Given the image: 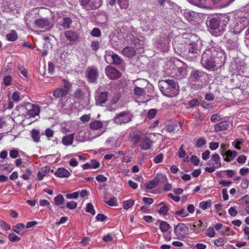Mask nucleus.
Here are the masks:
<instances>
[{
	"mask_svg": "<svg viewBox=\"0 0 249 249\" xmlns=\"http://www.w3.org/2000/svg\"><path fill=\"white\" fill-rule=\"evenodd\" d=\"M92 36L95 37H99L101 35V31L99 28H94L91 32Z\"/></svg>",
	"mask_w": 249,
	"mask_h": 249,
	"instance_id": "obj_54",
	"label": "nucleus"
},
{
	"mask_svg": "<svg viewBox=\"0 0 249 249\" xmlns=\"http://www.w3.org/2000/svg\"><path fill=\"white\" fill-rule=\"evenodd\" d=\"M142 133L139 130H136L129 134V140L134 146H136L140 142L142 136Z\"/></svg>",
	"mask_w": 249,
	"mask_h": 249,
	"instance_id": "obj_14",
	"label": "nucleus"
},
{
	"mask_svg": "<svg viewBox=\"0 0 249 249\" xmlns=\"http://www.w3.org/2000/svg\"><path fill=\"white\" fill-rule=\"evenodd\" d=\"M86 76L90 83H94L98 77L97 70L95 68H89L86 71Z\"/></svg>",
	"mask_w": 249,
	"mask_h": 249,
	"instance_id": "obj_15",
	"label": "nucleus"
},
{
	"mask_svg": "<svg viewBox=\"0 0 249 249\" xmlns=\"http://www.w3.org/2000/svg\"><path fill=\"white\" fill-rule=\"evenodd\" d=\"M117 2L121 9H125L129 6L128 0H117Z\"/></svg>",
	"mask_w": 249,
	"mask_h": 249,
	"instance_id": "obj_40",
	"label": "nucleus"
},
{
	"mask_svg": "<svg viewBox=\"0 0 249 249\" xmlns=\"http://www.w3.org/2000/svg\"><path fill=\"white\" fill-rule=\"evenodd\" d=\"M13 231L19 235H23L25 233V226L23 223H19L17 224L13 228Z\"/></svg>",
	"mask_w": 249,
	"mask_h": 249,
	"instance_id": "obj_24",
	"label": "nucleus"
},
{
	"mask_svg": "<svg viewBox=\"0 0 249 249\" xmlns=\"http://www.w3.org/2000/svg\"><path fill=\"white\" fill-rule=\"evenodd\" d=\"M103 123L100 121H94L89 124L90 128L93 130H98L103 127Z\"/></svg>",
	"mask_w": 249,
	"mask_h": 249,
	"instance_id": "obj_32",
	"label": "nucleus"
},
{
	"mask_svg": "<svg viewBox=\"0 0 249 249\" xmlns=\"http://www.w3.org/2000/svg\"><path fill=\"white\" fill-rule=\"evenodd\" d=\"M54 174L59 178H67L70 176V173L64 168H59Z\"/></svg>",
	"mask_w": 249,
	"mask_h": 249,
	"instance_id": "obj_23",
	"label": "nucleus"
},
{
	"mask_svg": "<svg viewBox=\"0 0 249 249\" xmlns=\"http://www.w3.org/2000/svg\"><path fill=\"white\" fill-rule=\"evenodd\" d=\"M85 210L87 212L91 213L92 215H94L95 214V211L94 209L92 203H88L86 205Z\"/></svg>",
	"mask_w": 249,
	"mask_h": 249,
	"instance_id": "obj_44",
	"label": "nucleus"
},
{
	"mask_svg": "<svg viewBox=\"0 0 249 249\" xmlns=\"http://www.w3.org/2000/svg\"><path fill=\"white\" fill-rule=\"evenodd\" d=\"M90 46L93 51H96L99 49L100 45L98 41H93Z\"/></svg>",
	"mask_w": 249,
	"mask_h": 249,
	"instance_id": "obj_58",
	"label": "nucleus"
},
{
	"mask_svg": "<svg viewBox=\"0 0 249 249\" xmlns=\"http://www.w3.org/2000/svg\"><path fill=\"white\" fill-rule=\"evenodd\" d=\"M105 59L108 63L113 64L116 65H120L121 63V57L113 53H109L107 54Z\"/></svg>",
	"mask_w": 249,
	"mask_h": 249,
	"instance_id": "obj_11",
	"label": "nucleus"
},
{
	"mask_svg": "<svg viewBox=\"0 0 249 249\" xmlns=\"http://www.w3.org/2000/svg\"><path fill=\"white\" fill-rule=\"evenodd\" d=\"M249 25V18L241 17L236 20V24L234 28V32L236 34L240 33Z\"/></svg>",
	"mask_w": 249,
	"mask_h": 249,
	"instance_id": "obj_8",
	"label": "nucleus"
},
{
	"mask_svg": "<svg viewBox=\"0 0 249 249\" xmlns=\"http://www.w3.org/2000/svg\"><path fill=\"white\" fill-rule=\"evenodd\" d=\"M231 124L229 121H221L214 126V129L216 132L227 130Z\"/></svg>",
	"mask_w": 249,
	"mask_h": 249,
	"instance_id": "obj_18",
	"label": "nucleus"
},
{
	"mask_svg": "<svg viewBox=\"0 0 249 249\" xmlns=\"http://www.w3.org/2000/svg\"><path fill=\"white\" fill-rule=\"evenodd\" d=\"M223 157H225L224 160L230 162L232 160L237 156V153L235 151L228 150L225 153H221Z\"/></svg>",
	"mask_w": 249,
	"mask_h": 249,
	"instance_id": "obj_19",
	"label": "nucleus"
},
{
	"mask_svg": "<svg viewBox=\"0 0 249 249\" xmlns=\"http://www.w3.org/2000/svg\"><path fill=\"white\" fill-rule=\"evenodd\" d=\"M206 143V140L204 138H201L197 140L196 145L197 147L199 148L205 145Z\"/></svg>",
	"mask_w": 249,
	"mask_h": 249,
	"instance_id": "obj_52",
	"label": "nucleus"
},
{
	"mask_svg": "<svg viewBox=\"0 0 249 249\" xmlns=\"http://www.w3.org/2000/svg\"><path fill=\"white\" fill-rule=\"evenodd\" d=\"M12 98L15 102H18L20 100L19 93L18 91L14 92L13 93Z\"/></svg>",
	"mask_w": 249,
	"mask_h": 249,
	"instance_id": "obj_64",
	"label": "nucleus"
},
{
	"mask_svg": "<svg viewBox=\"0 0 249 249\" xmlns=\"http://www.w3.org/2000/svg\"><path fill=\"white\" fill-rule=\"evenodd\" d=\"M227 242V239L225 237H220L214 241V244L215 246L219 247L224 246Z\"/></svg>",
	"mask_w": 249,
	"mask_h": 249,
	"instance_id": "obj_35",
	"label": "nucleus"
},
{
	"mask_svg": "<svg viewBox=\"0 0 249 249\" xmlns=\"http://www.w3.org/2000/svg\"><path fill=\"white\" fill-rule=\"evenodd\" d=\"M64 198L61 194L58 195L54 198V202L56 205H60L64 203Z\"/></svg>",
	"mask_w": 249,
	"mask_h": 249,
	"instance_id": "obj_38",
	"label": "nucleus"
},
{
	"mask_svg": "<svg viewBox=\"0 0 249 249\" xmlns=\"http://www.w3.org/2000/svg\"><path fill=\"white\" fill-rule=\"evenodd\" d=\"M71 20L70 18L66 17L62 19L60 22V25L65 29L69 28L71 24Z\"/></svg>",
	"mask_w": 249,
	"mask_h": 249,
	"instance_id": "obj_33",
	"label": "nucleus"
},
{
	"mask_svg": "<svg viewBox=\"0 0 249 249\" xmlns=\"http://www.w3.org/2000/svg\"><path fill=\"white\" fill-rule=\"evenodd\" d=\"M48 173L49 171L46 168H42L37 173L38 179L42 180Z\"/></svg>",
	"mask_w": 249,
	"mask_h": 249,
	"instance_id": "obj_42",
	"label": "nucleus"
},
{
	"mask_svg": "<svg viewBox=\"0 0 249 249\" xmlns=\"http://www.w3.org/2000/svg\"><path fill=\"white\" fill-rule=\"evenodd\" d=\"M18 34L14 30H12L10 33L6 36V38L9 41H14L18 39Z\"/></svg>",
	"mask_w": 249,
	"mask_h": 249,
	"instance_id": "obj_31",
	"label": "nucleus"
},
{
	"mask_svg": "<svg viewBox=\"0 0 249 249\" xmlns=\"http://www.w3.org/2000/svg\"><path fill=\"white\" fill-rule=\"evenodd\" d=\"M79 196L78 192H75L71 194H67L66 195V197L68 199H76Z\"/></svg>",
	"mask_w": 249,
	"mask_h": 249,
	"instance_id": "obj_53",
	"label": "nucleus"
},
{
	"mask_svg": "<svg viewBox=\"0 0 249 249\" xmlns=\"http://www.w3.org/2000/svg\"><path fill=\"white\" fill-rule=\"evenodd\" d=\"M74 138V134L67 135L62 138V143L65 146L71 145L73 143Z\"/></svg>",
	"mask_w": 249,
	"mask_h": 249,
	"instance_id": "obj_22",
	"label": "nucleus"
},
{
	"mask_svg": "<svg viewBox=\"0 0 249 249\" xmlns=\"http://www.w3.org/2000/svg\"><path fill=\"white\" fill-rule=\"evenodd\" d=\"M36 27L45 30H49L53 27L52 24L47 18H39L34 21Z\"/></svg>",
	"mask_w": 249,
	"mask_h": 249,
	"instance_id": "obj_9",
	"label": "nucleus"
},
{
	"mask_svg": "<svg viewBox=\"0 0 249 249\" xmlns=\"http://www.w3.org/2000/svg\"><path fill=\"white\" fill-rule=\"evenodd\" d=\"M187 71L186 70L184 67H179L178 69V71L177 75L179 77V78H182L186 75Z\"/></svg>",
	"mask_w": 249,
	"mask_h": 249,
	"instance_id": "obj_41",
	"label": "nucleus"
},
{
	"mask_svg": "<svg viewBox=\"0 0 249 249\" xmlns=\"http://www.w3.org/2000/svg\"><path fill=\"white\" fill-rule=\"evenodd\" d=\"M134 204V201L132 199H129L123 202L124 208L128 210Z\"/></svg>",
	"mask_w": 249,
	"mask_h": 249,
	"instance_id": "obj_43",
	"label": "nucleus"
},
{
	"mask_svg": "<svg viewBox=\"0 0 249 249\" xmlns=\"http://www.w3.org/2000/svg\"><path fill=\"white\" fill-rule=\"evenodd\" d=\"M67 94V90L62 88L57 89L53 92V95L55 98H62Z\"/></svg>",
	"mask_w": 249,
	"mask_h": 249,
	"instance_id": "obj_26",
	"label": "nucleus"
},
{
	"mask_svg": "<svg viewBox=\"0 0 249 249\" xmlns=\"http://www.w3.org/2000/svg\"><path fill=\"white\" fill-rule=\"evenodd\" d=\"M131 120V115L126 112H123L119 113L114 117V121L116 124H126Z\"/></svg>",
	"mask_w": 249,
	"mask_h": 249,
	"instance_id": "obj_10",
	"label": "nucleus"
},
{
	"mask_svg": "<svg viewBox=\"0 0 249 249\" xmlns=\"http://www.w3.org/2000/svg\"><path fill=\"white\" fill-rule=\"evenodd\" d=\"M189 52L193 54H198L200 52V48L196 43H192L189 44Z\"/></svg>",
	"mask_w": 249,
	"mask_h": 249,
	"instance_id": "obj_30",
	"label": "nucleus"
},
{
	"mask_svg": "<svg viewBox=\"0 0 249 249\" xmlns=\"http://www.w3.org/2000/svg\"><path fill=\"white\" fill-rule=\"evenodd\" d=\"M184 17L189 21H194L196 17V14L193 11L188 10H186L183 13Z\"/></svg>",
	"mask_w": 249,
	"mask_h": 249,
	"instance_id": "obj_27",
	"label": "nucleus"
},
{
	"mask_svg": "<svg viewBox=\"0 0 249 249\" xmlns=\"http://www.w3.org/2000/svg\"><path fill=\"white\" fill-rule=\"evenodd\" d=\"M106 74L110 79H115L121 77V72L111 66H107L105 69Z\"/></svg>",
	"mask_w": 249,
	"mask_h": 249,
	"instance_id": "obj_12",
	"label": "nucleus"
},
{
	"mask_svg": "<svg viewBox=\"0 0 249 249\" xmlns=\"http://www.w3.org/2000/svg\"><path fill=\"white\" fill-rule=\"evenodd\" d=\"M211 206V200H208L206 201H202L199 203V207L202 210H206L208 208Z\"/></svg>",
	"mask_w": 249,
	"mask_h": 249,
	"instance_id": "obj_45",
	"label": "nucleus"
},
{
	"mask_svg": "<svg viewBox=\"0 0 249 249\" xmlns=\"http://www.w3.org/2000/svg\"><path fill=\"white\" fill-rule=\"evenodd\" d=\"M155 178L157 181V184L159 183H165L167 180L166 176L161 173L158 174Z\"/></svg>",
	"mask_w": 249,
	"mask_h": 249,
	"instance_id": "obj_36",
	"label": "nucleus"
},
{
	"mask_svg": "<svg viewBox=\"0 0 249 249\" xmlns=\"http://www.w3.org/2000/svg\"><path fill=\"white\" fill-rule=\"evenodd\" d=\"M208 54L204 53L202 55L201 63L202 66L206 69L211 70L215 67V64L213 61L210 60L207 57Z\"/></svg>",
	"mask_w": 249,
	"mask_h": 249,
	"instance_id": "obj_16",
	"label": "nucleus"
},
{
	"mask_svg": "<svg viewBox=\"0 0 249 249\" xmlns=\"http://www.w3.org/2000/svg\"><path fill=\"white\" fill-rule=\"evenodd\" d=\"M222 118V117L221 115L218 113H215L212 115L210 119L211 122L215 123L220 120Z\"/></svg>",
	"mask_w": 249,
	"mask_h": 249,
	"instance_id": "obj_47",
	"label": "nucleus"
},
{
	"mask_svg": "<svg viewBox=\"0 0 249 249\" xmlns=\"http://www.w3.org/2000/svg\"><path fill=\"white\" fill-rule=\"evenodd\" d=\"M206 234L209 237H213L215 235V232L213 228L209 227L206 231Z\"/></svg>",
	"mask_w": 249,
	"mask_h": 249,
	"instance_id": "obj_46",
	"label": "nucleus"
},
{
	"mask_svg": "<svg viewBox=\"0 0 249 249\" xmlns=\"http://www.w3.org/2000/svg\"><path fill=\"white\" fill-rule=\"evenodd\" d=\"M170 228V225L165 221L160 223V229L163 232H166Z\"/></svg>",
	"mask_w": 249,
	"mask_h": 249,
	"instance_id": "obj_39",
	"label": "nucleus"
},
{
	"mask_svg": "<svg viewBox=\"0 0 249 249\" xmlns=\"http://www.w3.org/2000/svg\"><path fill=\"white\" fill-rule=\"evenodd\" d=\"M205 73L202 71L194 70L192 71L189 77L190 82H196L202 80Z\"/></svg>",
	"mask_w": 249,
	"mask_h": 249,
	"instance_id": "obj_13",
	"label": "nucleus"
},
{
	"mask_svg": "<svg viewBox=\"0 0 249 249\" xmlns=\"http://www.w3.org/2000/svg\"><path fill=\"white\" fill-rule=\"evenodd\" d=\"M24 112L30 117H34L39 114L40 108L38 105H34L31 103H25L23 107Z\"/></svg>",
	"mask_w": 249,
	"mask_h": 249,
	"instance_id": "obj_7",
	"label": "nucleus"
},
{
	"mask_svg": "<svg viewBox=\"0 0 249 249\" xmlns=\"http://www.w3.org/2000/svg\"><path fill=\"white\" fill-rule=\"evenodd\" d=\"M107 100V92H102L96 97V102L98 105L105 104Z\"/></svg>",
	"mask_w": 249,
	"mask_h": 249,
	"instance_id": "obj_21",
	"label": "nucleus"
},
{
	"mask_svg": "<svg viewBox=\"0 0 249 249\" xmlns=\"http://www.w3.org/2000/svg\"><path fill=\"white\" fill-rule=\"evenodd\" d=\"M31 137L34 142L38 143L40 142V133L38 129H33L31 131Z\"/></svg>",
	"mask_w": 249,
	"mask_h": 249,
	"instance_id": "obj_25",
	"label": "nucleus"
},
{
	"mask_svg": "<svg viewBox=\"0 0 249 249\" xmlns=\"http://www.w3.org/2000/svg\"><path fill=\"white\" fill-rule=\"evenodd\" d=\"M12 78L11 76L6 75V76H4V79H3L4 84L6 86H10L12 84Z\"/></svg>",
	"mask_w": 249,
	"mask_h": 249,
	"instance_id": "obj_49",
	"label": "nucleus"
},
{
	"mask_svg": "<svg viewBox=\"0 0 249 249\" xmlns=\"http://www.w3.org/2000/svg\"><path fill=\"white\" fill-rule=\"evenodd\" d=\"M159 87L162 93L166 96L173 97L178 93L179 87L173 80L160 81L159 82Z\"/></svg>",
	"mask_w": 249,
	"mask_h": 249,
	"instance_id": "obj_1",
	"label": "nucleus"
},
{
	"mask_svg": "<svg viewBox=\"0 0 249 249\" xmlns=\"http://www.w3.org/2000/svg\"><path fill=\"white\" fill-rule=\"evenodd\" d=\"M178 156L179 158L182 159L184 161L188 160L189 157L184 149L183 144H181L179 147Z\"/></svg>",
	"mask_w": 249,
	"mask_h": 249,
	"instance_id": "obj_28",
	"label": "nucleus"
},
{
	"mask_svg": "<svg viewBox=\"0 0 249 249\" xmlns=\"http://www.w3.org/2000/svg\"><path fill=\"white\" fill-rule=\"evenodd\" d=\"M153 144V141L148 136H146L141 141L140 147L143 150H147L151 148Z\"/></svg>",
	"mask_w": 249,
	"mask_h": 249,
	"instance_id": "obj_17",
	"label": "nucleus"
},
{
	"mask_svg": "<svg viewBox=\"0 0 249 249\" xmlns=\"http://www.w3.org/2000/svg\"><path fill=\"white\" fill-rule=\"evenodd\" d=\"M34 18V14L31 13H27L24 18L26 25L29 27L31 26L32 20Z\"/></svg>",
	"mask_w": 249,
	"mask_h": 249,
	"instance_id": "obj_34",
	"label": "nucleus"
},
{
	"mask_svg": "<svg viewBox=\"0 0 249 249\" xmlns=\"http://www.w3.org/2000/svg\"><path fill=\"white\" fill-rule=\"evenodd\" d=\"M249 184V180L247 178L242 179L241 182V187L242 189H246L248 187Z\"/></svg>",
	"mask_w": 249,
	"mask_h": 249,
	"instance_id": "obj_60",
	"label": "nucleus"
},
{
	"mask_svg": "<svg viewBox=\"0 0 249 249\" xmlns=\"http://www.w3.org/2000/svg\"><path fill=\"white\" fill-rule=\"evenodd\" d=\"M189 232L188 227L183 223H178L175 226L174 230V232L176 236L175 239L183 240Z\"/></svg>",
	"mask_w": 249,
	"mask_h": 249,
	"instance_id": "obj_3",
	"label": "nucleus"
},
{
	"mask_svg": "<svg viewBox=\"0 0 249 249\" xmlns=\"http://www.w3.org/2000/svg\"><path fill=\"white\" fill-rule=\"evenodd\" d=\"M176 214L182 217H185L188 215V213L184 209H182L176 212Z\"/></svg>",
	"mask_w": 249,
	"mask_h": 249,
	"instance_id": "obj_56",
	"label": "nucleus"
},
{
	"mask_svg": "<svg viewBox=\"0 0 249 249\" xmlns=\"http://www.w3.org/2000/svg\"><path fill=\"white\" fill-rule=\"evenodd\" d=\"M206 23L210 29L221 32L225 30L228 21L225 18L211 17L208 18Z\"/></svg>",
	"mask_w": 249,
	"mask_h": 249,
	"instance_id": "obj_2",
	"label": "nucleus"
},
{
	"mask_svg": "<svg viewBox=\"0 0 249 249\" xmlns=\"http://www.w3.org/2000/svg\"><path fill=\"white\" fill-rule=\"evenodd\" d=\"M0 226L5 231H8L10 229V226L3 220H0Z\"/></svg>",
	"mask_w": 249,
	"mask_h": 249,
	"instance_id": "obj_62",
	"label": "nucleus"
},
{
	"mask_svg": "<svg viewBox=\"0 0 249 249\" xmlns=\"http://www.w3.org/2000/svg\"><path fill=\"white\" fill-rule=\"evenodd\" d=\"M122 53L125 56L131 57L136 54V50L131 47H126L122 51Z\"/></svg>",
	"mask_w": 249,
	"mask_h": 249,
	"instance_id": "obj_20",
	"label": "nucleus"
},
{
	"mask_svg": "<svg viewBox=\"0 0 249 249\" xmlns=\"http://www.w3.org/2000/svg\"><path fill=\"white\" fill-rule=\"evenodd\" d=\"M103 0H81V5L87 10H95L101 6Z\"/></svg>",
	"mask_w": 249,
	"mask_h": 249,
	"instance_id": "obj_5",
	"label": "nucleus"
},
{
	"mask_svg": "<svg viewBox=\"0 0 249 249\" xmlns=\"http://www.w3.org/2000/svg\"><path fill=\"white\" fill-rule=\"evenodd\" d=\"M147 88L135 86L134 89V95L136 99H140V102L144 103L149 100V95L147 92Z\"/></svg>",
	"mask_w": 249,
	"mask_h": 249,
	"instance_id": "obj_4",
	"label": "nucleus"
},
{
	"mask_svg": "<svg viewBox=\"0 0 249 249\" xmlns=\"http://www.w3.org/2000/svg\"><path fill=\"white\" fill-rule=\"evenodd\" d=\"M211 160L214 162V163L213 164L209 162L207 164L209 165L210 166L206 167L205 168V171L208 173L213 172L215 171L216 169L219 168L221 166L220 157L218 154L215 153L213 155L211 158Z\"/></svg>",
	"mask_w": 249,
	"mask_h": 249,
	"instance_id": "obj_6",
	"label": "nucleus"
},
{
	"mask_svg": "<svg viewBox=\"0 0 249 249\" xmlns=\"http://www.w3.org/2000/svg\"><path fill=\"white\" fill-rule=\"evenodd\" d=\"M45 135L48 138L49 140H50L51 138H52L54 135V131L51 129L50 128H47L45 130Z\"/></svg>",
	"mask_w": 249,
	"mask_h": 249,
	"instance_id": "obj_51",
	"label": "nucleus"
},
{
	"mask_svg": "<svg viewBox=\"0 0 249 249\" xmlns=\"http://www.w3.org/2000/svg\"><path fill=\"white\" fill-rule=\"evenodd\" d=\"M157 110L155 109H151L149 110L147 114V117L149 119H152L154 118L157 114Z\"/></svg>",
	"mask_w": 249,
	"mask_h": 249,
	"instance_id": "obj_59",
	"label": "nucleus"
},
{
	"mask_svg": "<svg viewBox=\"0 0 249 249\" xmlns=\"http://www.w3.org/2000/svg\"><path fill=\"white\" fill-rule=\"evenodd\" d=\"M106 203L111 206H116L118 205L117 199L115 197H112L109 200L106 201Z\"/></svg>",
	"mask_w": 249,
	"mask_h": 249,
	"instance_id": "obj_48",
	"label": "nucleus"
},
{
	"mask_svg": "<svg viewBox=\"0 0 249 249\" xmlns=\"http://www.w3.org/2000/svg\"><path fill=\"white\" fill-rule=\"evenodd\" d=\"M157 185V181L154 178L149 182L146 183L145 186L146 189H151L155 188Z\"/></svg>",
	"mask_w": 249,
	"mask_h": 249,
	"instance_id": "obj_37",
	"label": "nucleus"
},
{
	"mask_svg": "<svg viewBox=\"0 0 249 249\" xmlns=\"http://www.w3.org/2000/svg\"><path fill=\"white\" fill-rule=\"evenodd\" d=\"M163 158V156L162 154H158L154 158L153 161L155 163H160L162 161Z\"/></svg>",
	"mask_w": 249,
	"mask_h": 249,
	"instance_id": "obj_57",
	"label": "nucleus"
},
{
	"mask_svg": "<svg viewBox=\"0 0 249 249\" xmlns=\"http://www.w3.org/2000/svg\"><path fill=\"white\" fill-rule=\"evenodd\" d=\"M9 239L11 242H16L20 240V238L16 235L14 233H11L8 236Z\"/></svg>",
	"mask_w": 249,
	"mask_h": 249,
	"instance_id": "obj_50",
	"label": "nucleus"
},
{
	"mask_svg": "<svg viewBox=\"0 0 249 249\" xmlns=\"http://www.w3.org/2000/svg\"><path fill=\"white\" fill-rule=\"evenodd\" d=\"M77 203L73 201L67 202L66 205V207L70 209H74L77 207Z\"/></svg>",
	"mask_w": 249,
	"mask_h": 249,
	"instance_id": "obj_61",
	"label": "nucleus"
},
{
	"mask_svg": "<svg viewBox=\"0 0 249 249\" xmlns=\"http://www.w3.org/2000/svg\"><path fill=\"white\" fill-rule=\"evenodd\" d=\"M65 36L70 41H75L78 37V36L76 33L71 31H66L65 33Z\"/></svg>",
	"mask_w": 249,
	"mask_h": 249,
	"instance_id": "obj_29",
	"label": "nucleus"
},
{
	"mask_svg": "<svg viewBox=\"0 0 249 249\" xmlns=\"http://www.w3.org/2000/svg\"><path fill=\"white\" fill-rule=\"evenodd\" d=\"M39 204L41 206H47L51 210L52 208L50 202L45 199H42L39 201Z\"/></svg>",
	"mask_w": 249,
	"mask_h": 249,
	"instance_id": "obj_63",
	"label": "nucleus"
},
{
	"mask_svg": "<svg viewBox=\"0 0 249 249\" xmlns=\"http://www.w3.org/2000/svg\"><path fill=\"white\" fill-rule=\"evenodd\" d=\"M221 234L222 235L225 236V235H233L234 232L232 230H231L230 228L228 227H227L225 228V232L222 231L221 232Z\"/></svg>",
	"mask_w": 249,
	"mask_h": 249,
	"instance_id": "obj_55",
	"label": "nucleus"
}]
</instances>
